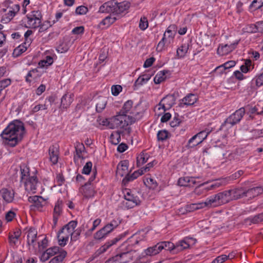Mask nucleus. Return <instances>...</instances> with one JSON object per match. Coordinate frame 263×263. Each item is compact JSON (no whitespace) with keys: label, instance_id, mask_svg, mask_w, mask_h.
<instances>
[{"label":"nucleus","instance_id":"f257e3e1","mask_svg":"<svg viewBox=\"0 0 263 263\" xmlns=\"http://www.w3.org/2000/svg\"><path fill=\"white\" fill-rule=\"evenodd\" d=\"M25 127L22 122L15 120L11 122L1 134L5 144L14 147L24 135Z\"/></svg>","mask_w":263,"mask_h":263},{"label":"nucleus","instance_id":"f03ea898","mask_svg":"<svg viewBox=\"0 0 263 263\" xmlns=\"http://www.w3.org/2000/svg\"><path fill=\"white\" fill-rule=\"evenodd\" d=\"M138 250L135 246L124 243L119 248L118 254L105 263H128L138 256Z\"/></svg>","mask_w":263,"mask_h":263},{"label":"nucleus","instance_id":"7ed1b4c3","mask_svg":"<svg viewBox=\"0 0 263 263\" xmlns=\"http://www.w3.org/2000/svg\"><path fill=\"white\" fill-rule=\"evenodd\" d=\"M136 122V118L129 115H117L108 119L100 120V124L107 126L109 128H125Z\"/></svg>","mask_w":263,"mask_h":263},{"label":"nucleus","instance_id":"20e7f679","mask_svg":"<svg viewBox=\"0 0 263 263\" xmlns=\"http://www.w3.org/2000/svg\"><path fill=\"white\" fill-rule=\"evenodd\" d=\"M20 172L21 183L24 184L26 190L35 193L39 183L35 175L36 171L32 172L31 175L29 168L25 164H22L20 166Z\"/></svg>","mask_w":263,"mask_h":263},{"label":"nucleus","instance_id":"39448f33","mask_svg":"<svg viewBox=\"0 0 263 263\" xmlns=\"http://www.w3.org/2000/svg\"><path fill=\"white\" fill-rule=\"evenodd\" d=\"M130 4L127 1L117 3L110 1L105 3L99 8V12L102 13H112L120 14L127 11L130 7Z\"/></svg>","mask_w":263,"mask_h":263},{"label":"nucleus","instance_id":"423d86ee","mask_svg":"<svg viewBox=\"0 0 263 263\" xmlns=\"http://www.w3.org/2000/svg\"><path fill=\"white\" fill-rule=\"evenodd\" d=\"M230 194L228 190L219 192L207 198L209 208L217 207L231 201Z\"/></svg>","mask_w":263,"mask_h":263},{"label":"nucleus","instance_id":"0eeeda50","mask_svg":"<svg viewBox=\"0 0 263 263\" xmlns=\"http://www.w3.org/2000/svg\"><path fill=\"white\" fill-rule=\"evenodd\" d=\"M211 132V130L206 128L199 132L189 139L186 147L187 148H193L200 144L207 138Z\"/></svg>","mask_w":263,"mask_h":263},{"label":"nucleus","instance_id":"6e6552de","mask_svg":"<svg viewBox=\"0 0 263 263\" xmlns=\"http://www.w3.org/2000/svg\"><path fill=\"white\" fill-rule=\"evenodd\" d=\"M162 246L157 243L155 246L147 248L144 250L140 255H138V259L133 263H147L148 262L147 260L141 261V260L144 259L148 256H152L158 254L162 251Z\"/></svg>","mask_w":263,"mask_h":263},{"label":"nucleus","instance_id":"1a4fd4ad","mask_svg":"<svg viewBox=\"0 0 263 263\" xmlns=\"http://www.w3.org/2000/svg\"><path fill=\"white\" fill-rule=\"evenodd\" d=\"M123 193L125 200V201L123 202V204L124 206L127 209L133 208L140 204L141 201L139 199V198L137 196H134V195L132 193L130 190L125 189L123 190Z\"/></svg>","mask_w":263,"mask_h":263},{"label":"nucleus","instance_id":"9d476101","mask_svg":"<svg viewBox=\"0 0 263 263\" xmlns=\"http://www.w3.org/2000/svg\"><path fill=\"white\" fill-rule=\"evenodd\" d=\"M245 114V109L244 107H241L236 110L233 114L231 115L222 124L221 126L223 127L227 125L230 124L232 126L239 123Z\"/></svg>","mask_w":263,"mask_h":263},{"label":"nucleus","instance_id":"9b49d317","mask_svg":"<svg viewBox=\"0 0 263 263\" xmlns=\"http://www.w3.org/2000/svg\"><path fill=\"white\" fill-rule=\"evenodd\" d=\"M196 242V239L189 237H184L183 239L179 240L175 245L174 253H177L190 248V246L194 245Z\"/></svg>","mask_w":263,"mask_h":263},{"label":"nucleus","instance_id":"f8f14e48","mask_svg":"<svg viewBox=\"0 0 263 263\" xmlns=\"http://www.w3.org/2000/svg\"><path fill=\"white\" fill-rule=\"evenodd\" d=\"M173 33L171 30L168 29L164 33L161 40L159 42L157 47V50L158 51H162L164 49L165 46L170 45L173 42Z\"/></svg>","mask_w":263,"mask_h":263},{"label":"nucleus","instance_id":"ddd939ff","mask_svg":"<svg viewBox=\"0 0 263 263\" xmlns=\"http://www.w3.org/2000/svg\"><path fill=\"white\" fill-rule=\"evenodd\" d=\"M239 42V40H237L230 44L219 45L217 50V54L220 55L229 54L236 48Z\"/></svg>","mask_w":263,"mask_h":263},{"label":"nucleus","instance_id":"4468645a","mask_svg":"<svg viewBox=\"0 0 263 263\" xmlns=\"http://www.w3.org/2000/svg\"><path fill=\"white\" fill-rule=\"evenodd\" d=\"M176 98L174 95H167L164 97L159 104L164 111L170 109L175 103Z\"/></svg>","mask_w":263,"mask_h":263},{"label":"nucleus","instance_id":"2eb2a0df","mask_svg":"<svg viewBox=\"0 0 263 263\" xmlns=\"http://www.w3.org/2000/svg\"><path fill=\"white\" fill-rule=\"evenodd\" d=\"M28 200L32 203L31 206L34 210L36 209L39 211L46 204V200L41 196H30L29 197Z\"/></svg>","mask_w":263,"mask_h":263},{"label":"nucleus","instance_id":"dca6fc26","mask_svg":"<svg viewBox=\"0 0 263 263\" xmlns=\"http://www.w3.org/2000/svg\"><path fill=\"white\" fill-rule=\"evenodd\" d=\"M146 237V233L144 231L139 232L133 235L128 238L127 243L129 245H132L136 248V245L140 241H143Z\"/></svg>","mask_w":263,"mask_h":263},{"label":"nucleus","instance_id":"f3484780","mask_svg":"<svg viewBox=\"0 0 263 263\" xmlns=\"http://www.w3.org/2000/svg\"><path fill=\"white\" fill-rule=\"evenodd\" d=\"M263 193V189L261 186H256L248 190H245V197L248 199H252Z\"/></svg>","mask_w":263,"mask_h":263},{"label":"nucleus","instance_id":"a211bd4d","mask_svg":"<svg viewBox=\"0 0 263 263\" xmlns=\"http://www.w3.org/2000/svg\"><path fill=\"white\" fill-rule=\"evenodd\" d=\"M13 191L3 188L0 190V199H3L6 203H11L14 199Z\"/></svg>","mask_w":263,"mask_h":263},{"label":"nucleus","instance_id":"6ab92c4d","mask_svg":"<svg viewBox=\"0 0 263 263\" xmlns=\"http://www.w3.org/2000/svg\"><path fill=\"white\" fill-rule=\"evenodd\" d=\"M25 231H26V233H27V244L34 247L37 233L36 230L30 227L28 229H25Z\"/></svg>","mask_w":263,"mask_h":263},{"label":"nucleus","instance_id":"aec40b11","mask_svg":"<svg viewBox=\"0 0 263 263\" xmlns=\"http://www.w3.org/2000/svg\"><path fill=\"white\" fill-rule=\"evenodd\" d=\"M62 201L60 200H58L56 202L54 211L53 214V226L52 227H55L59 219V217L62 213Z\"/></svg>","mask_w":263,"mask_h":263},{"label":"nucleus","instance_id":"412c9836","mask_svg":"<svg viewBox=\"0 0 263 263\" xmlns=\"http://www.w3.org/2000/svg\"><path fill=\"white\" fill-rule=\"evenodd\" d=\"M74 95L72 93H66L61 98V108L67 109L73 101Z\"/></svg>","mask_w":263,"mask_h":263},{"label":"nucleus","instance_id":"4be33fe9","mask_svg":"<svg viewBox=\"0 0 263 263\" xmlns=\"http://www.w3.org/2000/svg\"><path fill=\"white\" fill-rule=\"evenodd\" d=\"M228 191L230 194L231 201L245 197V190L242 187L229 190Z\"/></svg>","mask_w":263,"mask_h":263},{"label":"nucleus","instance_id":"5701e85b","mask_svg":"<svg viewBox=\"0 0 263 263\" xmlns=\"http://www.w3.org/2000/svg\"><path fill=\"white\" fill-rule=\"evenodd\" d=\"M74 148L76 155L74 156V161L76 163L79 158L83 159L84 157L82 153L84 152L85 148L84 144L79 142H77L74 144Z\"/></svg>","mask_w":263,"mask_h":263},{"label":"nucleus","instance_id":"b1692460","mask_svg":"<svg viewBox=\"0 0 263 263\" xmlns=\"http://www.w3.org/2000/svg\"><path fill=\"white\" fill-rule=\"evenodd\" d=\"M196 182L195 178L186 176L180 178L178 181V184L182 186L193 187Z\"/></svg>","mask_w":263,"mask_h":263},{"label":"nucleus","instance_id":"393cba45","mask_svg":"<svg viewBox=\"0 0 263 263\" xmlns=\"http://www.w3.org/2000/svg\"><path fill=\"white\" fill-rule=\"evenodd\" d=\"M49 155L50 161L53 164L57 163L59 159V149L55 145H52L49 148Z\"/></svg>","mask_w":263,"mask_h":263},{"label":"nucleus","instance_id":"a878e982","mask_svg":"<svg viewBox=\"0 0 263 263\" xmlns=\"http://www.w3.org/2000/svg\"><path fill=\"white\" fill-rule=\"evenodd\" d=\"M132 107L133 102L130 100L126 101L124 103L121 110L120 111L118 115H129L130 116L135 118L136 121L137 118L136 117L131 115V114H133V112L131 111Z\"/></svg>","mask_w":263,"mask_h":263},{"label":"nucleus","instance_id":"bb28decb","mask_svg":"<svg viewBox=\"0 0 263 263\" xmlns=\"http://www.w3.org/2000/svg\"><path fill=\"white\" fill-rule=\"evenodd\" d=\"M263 221V212L254 217H249L244 220L243 223L246 225H251V224H257Z\"/></svg>","mask_w":263,"mask_h":263},{"label":"nucleus","instance_id":"cd10ccee","mask_svg":"<svg viewBox=\"0 0 263 263\" xmlns=\"http://www.w3.org/2000/svg\"><path fill=\"white\" fill-rule=\"evenodd\" d=\"M128 172V162L123 161L120 162L117 166V174L123 177L126 175Z\"/></svg>","mask_w":263,"mask_h":263},{"label":"nucleus","instance_id":"c85d7f7f","mask_svg":"<svg viewBox=\"0 0 263 263\" xmlns=\"http://www.w3.org/2000/svg\"><path fill=\"white\" fill-rule=\"evenodd\" d=\"M197 98L194 94L190 93L181 100L180 103V106H182V104L184 105H193L196 101Z\"/></svg>","mask_w":263,"mask_h":263},{"label":"nucleus","instance_id":"c756f323","mask_svg":"<svg viewBox=\"0 0 263 263\" xmlns=\"http://www.w3.org/2000/svg\"><path fill=\"white\" fill-rule=\"evenodd\" d=\"M205 207L209 208V204L207 199L204 202H199L197 203H193L186 206V210L189 212L194 211L196 210L204 208Z\"/></svg>","mask_w":263,"mask_h":263},{"label":"nucleus","instance_id":"7c9ffc66","mask_svg":"<svg viewBox=\"0 0 263 263\" xmlns=\"http://www.w3.org/2000/svg\"><path fill=\"white\" fill-rule=\"evenodd\" d=\"M21 232L20 230H17L10 234L9 235V241L11 246H14L17 245L19 242V238L21 236Z\"/></svg>","mask_w":263,"mask_h":263},{"label":"nucleus","instance_id":"2f4dec72","mask_svg":"<svg viewBox=\"0 0 263 263\" xmlns=\"http://www.w3.org/2000/svg\"><path fill=\"white\" fill-rule=\"evenodd\" d=\"M120 238H115L113 239L107 241L105 244L103 246H101L99 249L98 250V254H102L104 253L107 251V250L111 246L116 244L119 240Z\"/></svg>","mask_w":263,"mask_h":263},{"label":"nucleus","instance_id":"473e14b6","mask_svg":"<svg viewBox=\"0 0 263 263\" xmlns=\"http://www.w3.org/2000/svg\"><path fill=\"white\" fill-rule=\"evenodd\" d=\"M143 174L142 171H135L133 174H127L125 177L122 180V183L124 185L128 183L129 182L133 181L134 179L137 178L139 176L142 175Z\"/></svg>","mask_w":263,"mask_h":263},{"label":"nucleus","instance_id":"72a5a7b5","mask_svg":"<svg viewBox=\"0 0 263 263\" xmlns=\"http://www.w3.org/2000/svg\"><path fill=\"white\" fill-rule=\"evenodd\" d=\"M168 73V70H162L158 72L154 79L155 83L158 84L165 81L167 78L166 74Z\"/></svg>","mask_w":263,"mask_h":263},{"label":"nucleus","instance_id":"f704fd0d","mask_svg":"<svg viewBox=\"0 0 263 263\" xmlns=\"http://www.w3.org/2000/svg\"><path fill=\"white\" fill-rule=\"evenodd\" d=\"M116 20V17H105L99 24L98 27L102 29L106 28L114 23Z\"/></svg>","mask_w":263,"mask_h":263},{"label":"nucleus","instance_id":"c9c22d12","mask_svg":"<svg viewBox=\"0 0 263 263\" xmlns=\"http://www.w3.org/2000/svg\"><path fill=\"white\" fill-rule=\"evenodd\" d=\"M77 226V222L76 221H71L68 224H66L62 229V232H67L68 235H71L73 232L74 229Z\"/></svg>","mask_w":263,"mask_h":263},{"label":"nucleus","instance_id":"e433bc0d","mask_svg":"<svg viewBox=\"0 0 263 263\" xmlns=\"http://www.w3.org/2000/svg\"><path fill=\"white\" fill-rule=\"evenodd\" d=\"M70 42L69 41L63 40L60 41L59 46L57 48L58 52L64 53L69 49Z\"/></svg>","mask_w":263,"mask_h":263},{"label":"nucleus","instance_id":"4c0bfd02","mask_svg":"<svg viewBox=\"0 0 263 263\" xmlns=\"http://www.w3.org/2000/svg\"><path fill=\"white\" fill-rule=\"evenodd\" d=\"M189 48V44H184L177 50L176 55L178 58H182L185 57Z\"/></svg>","mask_w":263,"mask_h":263},{"label":"nucleus","instance_id":"58836bf2","mask_svg":"<svg viewBox=\"0 0 263 263\" xmlns=\"http://www.w3.org/2000/svg\"><path fill=\"white\" fill-rule=\"evenodd\" d=\"M67 252L64 250L59 252V254L54 257L49 263H62V261L66 256Z\"/></svg>","mask_w":263,"mask_h":263},{"label":"nucleus","instance_id":"ea45409f","mask_svg":"<svg viewBox=\"0 0 263 263\" xmlns=\"http://www.w3.org/2000/svg\"><path fill=\"white\" fill-rule=\"evenodd\" d=\"M29 27L36 28L40 26L41 17H27Z\"/></svg>","mask_w":263,"mask_h":263},{"label":"nucleus","instance_id":"a19ab883","mask_svg":"<svg viewBox=\"0 0 263 263\" xmlns=\"http://www.w3.org/2000/svg\"><path fill=\"white\" fill-rule=\"evenodd\" d=\"M107 101L105 98H99L96 104V110L101 112L105 108Z\"/></svg>","mask_w":263,"mask_h":263},{"label":"nucleus","instance_id":"79ce46f5","mask_svg":"<svg viewBox=\"0 0 263 263\" xmlns=\"http://www.w3.org/2000/svg\"><path fill=\"white\" fill-rule=\"evenodd\" d=\"M28 46V44L26 42H25L23 45H20L14 50L13 54L15 57H18L22 53L26 51Z\"/></svg>","mask_w":263,"mask_h":263},{"label":"nucleus","instance_id":"37998d69","mask_svg":"<svg viewBox=\"0 0 263 263\" xmlns=\"http://www.w3.org/2000/svg\"><path fill=\"white\" fill-rule=\"evenodd\" d=\"M84 196L86 198H89L93 196L95 194V191L91 186H88L87 183H86L82 188Z\"/></svg>","mask_w":263,"mask_h":263},{"label":"nucleus","instance_id":"c03bdc74","mask_svg":"<svg viewBox=\"0 0 263 263\" xmlns=\"http://www.w3.org/2000/svg\"><path fill=\"white\" fill-rule=\"evenodd\" d=\"M157 136L158 140L163 142L169 138L170 134L166 130H161L158 132Z\"/></svg>","mask_w":263,"mask_h":263},{"label":"nucleus","instance_id":"a18cd8bd","mask_svg":"<svg viewBox=\"0 0 263 263\" xmlns=\"http://www.w3.org/2000/svg\"><path fill=\"white\" fill-rule=\"evenodd\" d=\"M157 244L160 245L161 244V246H162V250L164 249L172 251L174 253L175 244L173 243L170 241H162L157 243Z\"/></svg>","mask_w":263,"mask_h":263},{"label":"nucleus","instance_id":"49530a36","mask_svg":"<svg viewBox=\"0 0 263 263\" xmlns=\"http://www.w3.org/2000/svg\"><path fill=\"white\" fill-rule=\"evenodd\" d=\"M263 5L262 0H254L249 6V9L251 11H254L261 8Z\"/></svg>","mask_w":263,"mask_h":263},{"label":"nucleus","instance_id":"de8ad7c7","mask_svg":"<svg viewBox=\"0 0 263 263\" xmlns=\"http://www.w3.org/2000/svg\"><path fill=\"white\" fill-rule=\"evenodd\" d=\"M53 59L50 56H47L45 59L41 61L39 63V65L41 67H47L53 63Z\"/></svg>","mask_w":263,"mask_h":263},{"label":"nucleus","instance_id":"09e8293b","mask_svg":"<svg viewBox=\"0 0 263 263\" xmlns=\"http://www.w3.org/2000/svg\"><path fill=\"white\" fill-rule=\"evenodd\" d=\"M148 155L147 154L141 153L137 157V162L139 166L143 165L146 163L148 159Z\"/></svg>","mask_w":263,"mask_h":263},{"label":"nucleus","instance_id":"8fccbe9b","mask_svg":"<svg viewBox=\"0 0 263 263\" xmlns=\"http://www.w3.org/2000/svg\"><path fill=\"white\" fill-rule=\"evenodd\" d=\"M243 174V171L242 170H239L237 171L236 172L233 174L232 175L226 178V180L228 182L230 181H233L235 180L238 178H239L241 176H242Z\"/></svg>","mask_w":263,"mask_h":263},{"label":"nucleus","instance_id":"3c124183","mask_svg":"<svg viewBox=\"0 0 263 263\" xmlns=\"http://www.w3.org/2000/svg\"><path fill=\"white\" fill-rule=\"evenodd\" d=\"M8 9V14L9 16H14L16 13L20 10V6L18 4L14 5L12 7Z\"/></svg>","mask_w":263,"mask_h":263},{"label":"nucleus","instance_id":"603ef678","mask_svg":"<svg viewBox=\"0 0 263 263\" xmlns=\"http://www.w3.org/2000/svg\"><path fill=\"white\" fill-rule=\"evenodd\" d=\"M58 239L59 245L62 247L65 246L69 239L67 236H64L63 234H58Z\"/></svg>","mask_w":263,"mask_h":263},{"label":"nucleus","instance_id":"864d4df0","mask_svg":"<svg viewBox=\"0 0 263 263\" xmlns=\"http://www.w3.org/2000/svg\"><path fill=\"white\" fill-rule=\"evenodd\" d=\"M139 26L142 30H145L148 27V23L147 17H141Z\"/></svg>","mask_w":263,"mask_h":263},{"label":"nucleus","instance_id":"5fc2aeb1","mask_svg":"<svg viewBox=\"0 0 263 263\" xmlns=\"http://www.w3.org/2000/svg\"><path fill=\"white\" fill-rule=\"evenodd\" d=\"M88 11V8L84 6L78 7L76 9V13L77 15H84Z\"/></svg>","mask_w":263,"mask_h":263},{"label":"nucleus","instance_id":"6e6d98bb","mask_svg":"<svg viewBox=\"0 0 263 263\" xmlns=\"http://www.w3.org/2000/svg\"><path fill=\"white\" fill-rule=\"evenodd\" d=\"M92 164L91 162L88 161L87 162L84 166L83 167V168L82 170V174L88 175L90 173V172L91 171Z\"/></svg>","mask_w":263,"mask_h":263},{"label":"nucleus","instance_id":"4d7b16f0","mask_svg":"<svg viewBox=\"0 0 263 263\" xmlns=\"http://www.w3.org/2000/svg\"><path fill=\"white\" fill-rule=\"evenodd\" d=\"M243 29L245 31L248 33H255L257 32L258 30L256 26L254 24L249 25L246 26Z\"/></svg>","mask_w":263,"mask_h":263},{"label":"nucleus","instance_id":"13d9d810","mask_svg":"<svg viewBox=\"0 0 263 263\" xmlns=\"http://www.w3.org/2000/svg\"><path fill=\"white\" fill-rule=\"evenodd\" d=\"M111 89L112 94L115 96H117L121 91L122 88L120 85H113Z\"/></svg>","mask_w":263,"mask_h":263},{"label":"nucleus","instance_id":"bf43d9fd","mask_svg":"<svg viewBox=\"0 0 263 263\" xmlns=\"http://www.w3.org/2000/svg\"><path fill=\"white\" fill-rule=\"evenodd\" d=\"M228 259L227 255L223 254L217 257L211 263H222Z\"/></svg>","mask_w":263,"mask_h":263},{"label":"nucleus","instance_id":"052dcab7","mask_svg":"<svg viewBox=\"0 0 263 263\" xmlns=\"http://www.w3.org/2000/svg\"><path fill=\"white\" fill-rule=\"evenodd\" d=\"M106 236L105 233H104L103 230L100 229L99 231H97L93 236V237L95 239L100 240L102 238H105Z\"/></svg>","mask_w":263,"mask_h":263},{"label":"nucleus","instance_id":"680f3d73","mask_svg":"<svg viewBox=\"0 0 263 263\" xmlns=\"http://www.w3.org/2000/svg\"><path fill=\"white\" fill-rule=\"evenodd\" d=\"M46 251L51 257L59 252L60 251V249L58 247H53L47 249Z\"/></svg>","mask_w":263,"mask_h":263},{"label":"nucleus","instance_id":"e2e57ef3","mask_svg":"<svg viewBox=\"0 0 263 263\" xmlns=\"http://www.w3.org/2000/svg\"><path fill=\"white\" fill-rule=\"evenodd\" d=\"M147 83V81H146L143 78L140 76L139 77V78L137 79V80L135 81L134 84V87H139L140 86H142L144 84H145Z\"/></svg>","mask_w":263,"mask_h":263},{"label":"nucleus","instance_id":"0e129e2a","mask_svg":"<svg viewBox=\"0 0 263 263\" xmlns=\"http://www.w3.org/2000/svg\"><path fill=\"white\" fill-rule=\"evenodd\" d=\"M47 109V106L45 104H38L37 105H35L32 110V111L33 112H36L40 110L43 109L46 110Z\"/></svg>","mask_w":263,"mask_h":263},{"label":"nucleus","instance_id":"69168bd1","mask_svg":"<svg viewBox=\"0 0 263 263\" xmlns=\"http://www.w3.org/2000/svg\"><path fill=\"white\" fill-rule=\"evenodd\" d=\"M48 241L46 238H44L41 242H38L39 250H44L47 247Z\"/></svg>","mask_w":263,"mask_h":263},{"label":"nucleus","instance_id":"338daca9","mask_svg":"<svg viewBox=\"0 0 263 263\" xmlns=\"http://www.w3.org/2000/svg\"><path fill=\"white\" fill-rule=\"evenodd\" d=\"M84 28L83 26L75 27L72 30V33L74 34H82L84 32Z\"/></svg>","mask_w":263,"mask_h":263},{"label":"nucleus","instance_id":"774afa93","mask_svg":"<svg viewBox=\"0 0 263 263\" xmlns=\"http://www.w3.org/2000/svg\"><path fill=\"white\" fill-rule=\"evenodd\" d=\"M65 181L64 178L62 174H58L57 175L56 181L57 185L59 186L62 185Z\"/></svg>","mask_w":263,"mask_h":263}]
</instances>
